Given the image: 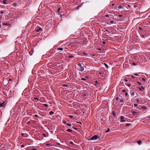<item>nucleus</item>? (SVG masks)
<instances>
[{
  "label": "nucleus",
  "mask_w": 150,
  "mask_h": 150,
  "mask_svg": "<svg viewBox=\"0 0 150 150\" xmlns=\"http://www.w3.org/2000/svg\"><path fill=\"white\" fill-rule=\"evenodd\" d=\"M70 74L73 79H76L77 78V76L76 75V73L75 72H72L71 73H70Z\"/></svg>",
  "instance_id": "1"
},
{
  "label": "nucleus",
  "mask_w": 150,
  "mask_h": 150,
  "mask_svg": "<svg viewBox=\"0 0 150 150\" xmlns=\"http://www.w3.org/2000/svg\"><path fill=\"white\" fill-rule=\"evenodd\" d=\"M98 138V136L97 135H95L94 136H93L90 139V140H96Z\"/></svg>",
  "instance_id": "2"
},
{
  "label": "nucleus",
  "mask_w": 150,
  "mask_h": 150,
  "mask_svg": "<svg viewBox=\"0 0 150 150\" xmlns=\"http://www.w3.org/2000/svg\"><path fill=\"white\" fill-rule=\"evenodd\" d=\"M42 30L41 28H39L38 29H36L35 31L37 32L40 33L41 32Z\"/></svg>",
  "instance_id": "3"
},
{
  "label": "nucleus",
  "mask_w": 150,
  "mask_h": 150,
  "mask_svg": "<svg viewBox=\"0 0 150 150\" xmlns=\"http://www.w3.org/2000/svg\"><path fill=\"white\" fill-rule=\"evenodd\" d=\"M120 119H121V122H124L125 121L124 120L125 117L123 116H121L120 117Z\"/></svg>",
  "instance_id": "4"
},
{
  "label": "nucleus",
  "mask_w": 150,
  "mask_h": 150,
  "mask_svg": "<svg viewBox=\"0 0 150 150\" xmlns=\"http://www.w3.org/2000/svg\"><path fill=\"white\" fill-rule=\"evenodd\" d=\"M6 101L4 102L3 103H0V107H4L5 106V104H6Z\"/></svg>",
  "instance_id": "5"
},
{
  "label": "nucleus",
  "mask_w": 150,
  "mask_h": 150,
  "mask_svg": "<svg viewBox=\"0 0 150 150\" xmlns=\"http://www.w3.org/2000/svg\"><path fill=\"white\" fill-rule=\"evenodd\" d=\"M131 113L132 115H137V112L135 111H132Z\"/></svg>",
  "instance_id": "6"
},
{
  "label": "nucleus",
  "mask_w": 150,
  "mask_h": 150,
  "mask_svg": "<svg viewBox=\"0 0 150 150\" xmlns=\"http://www.w3.org/2000/svg\"><path fill=\"white\" fill-rule=\"evenodd\" d=\"M3 3L4 4H6L8 2V1L6 0H3Z\"/></svg>",
  "instance_id": "7"
},
{
  "label": "nucleus",
  "mask_w": 150,
  "mask_h": 150,
  "mask_svg": "<svg viewBox=\"0 0 150 150\" xmlns=\"http://www.w3.org/2000/svg\"><path fill=\"white\" fill-rule=\"evenodd\" d=\"M83 96L84 97L85 96H86V98H88V93H85V94H84L83 95Z\"/></svg>",
  "instance_id": "8"
},
{
  "label": "nucleus",
  "mask_w": 150,
  "mask_h": 150,
  "mask_svg": "<svg viewBox=\"0 0 150 150\" xmlns=\"http://www.w3.org/2000/svg\"><path fill=\"white\" fill-rule=\"evenodd\" d=\"M139 89L140 91H142V92L143 91L142 90V89H144V88H143V87L142 86L141 87H139Z\"/></svg>",
  "instance_id": "9"
},
{
  "label": "nucleus",
  "mask_w": 150,
  "mask_h": 150,
  "mask_svg": "<svg viewBox=\"0 0 150 150\" xmlns=\"http://www.w3.org/2000/svg\"><path fill=\"white\" fill-rule=\"evenodd\" d=\"M62 86H64L67 88L69 87L70 86L69 85H67V84H62Z\"/></svg>",
  "instance_id": "10"
},
{
  "label": "nucleus",
  "mask_w": 150,
  "mask_h": 150,
  "mask_svg": "<svg viewBox=\"0 0 150 150\" xmlns=\"http://www.w3.org/2000/svg\"><path fill=\"white\" fill-rule=\"evenodd\" d=\"M105 16L106 17H108L109 16H110V18H112V15H105Z\"/></svg>",
  "instance_id": "11"
},
{
  "label": "nucleus",
  "mask_w": 150,
  "mask_h": 150,
  "mask_svg": "<svg viewBox=\"0 0 150 150\" xmlns=\"http://www.w3.org/2000/svg\"><path fill=\"white\" fill-rule=\"evenodd\" d=\"M112 115L115 117H116V113L114 111L112 112Z\"/></svg>",
  "instance_id": "12"
},
{
  "label": "nucleus",
  "mask_w": 150,
  "mask_h": 150,
  "mask_svg": "<svg viewBox=\"0 0 150 150\" xmlns=\"http://www.w3.org/2000/svg\"><path fill=\"white\" fill-rule=\"evenodd\" d=\"M96 83L95 84V85L96 86H98L99 85V83L97 81H95Z\"/></svg>",
  "instance_id": "13"
},
{
  "label": "nucleus",
  "mask_w": 150,
  "mask_h": 150,
  "mask_svg": "<svg viewBox=\"0 0 150 150\" xmlns=\"http://www.w3.org/2000/svg\"><path fill=\"white\" fill-rule=\"evenodd\" d=\"M67 131L68 132H72V130L71 129H67Z\"/></svg>",
  "instance_id": "14"
},
{
  "label": "nucleus",
  "mask_w": 150,
  "mask_h": 150,
  "mask_svg": "<svg viewBox=\"0 0 150 150\" xmlns=\"http://www.w3.org/2000/svg\"><path fill=\"white\" fill-rule=\"evenodd\" d=\"M137 142L139 145L141 144L142 143V142L141 140L138 141Z\"/></svg>",
  "instance_id": "15"
},
{
  "label": "nucleus",
  "mask_w": 150,
  "mask_h": 150,
  "mask_svg": "<svg viewBox=\"0 0 150 150\" xmlns=\"http://www.w3.org/2000/svg\"><path fill=\"white\" fill-rule=\"evenodd\" d=\"M141 80L142 81L144 82V83H145L146 82V80L145 79L142 78L141 79Z\"/></svg>",
  "instance_id": "16"
},
{
  "label": "nucleus",
  "mask_w": 150,
  "mask_h": 150,
  "mask_svg": "<svg viewBox=\"0 0 150 150\" xmlns=\"http://www.w3.org/2000/svg\"><path fill=\"white\" fill-rule=\"evenodd\" d=\"M104 65H105L106 68L108 69V65L106 63H104Z\"/></svg>",
  "instance_id": "17"
},
{
  "label": "nucleus",
  "mask_w": 150,
  "mask_h": 150,
  "mask_svg": "<svg viewBox=\"0 0 150 150\" xmlns=\"http://www.w3.org/2000/svg\"><path fill=\"white\" fill-rule=\"evenodd\" d=\"M81 80H83V81H86V78H82L81 79Z\"/></svg>",
  "instance_id": "18"
},
{
  "label": "nucleus",
  "mask_w": 150,
  "mask_h": 150,
  "mask_svg": "<svg viewBox=\"0 0 150 150\" xmlns=\"http://www.w3.org/2000/svg\"><path fill=\"white\" fill-rule=\"evenodd\" d=\"M83 70H84V68L82 67H81L80 70L81 71H83Z\"/></svg>",
  "instance_id": "19"
},
{
  "label": "nucleus",
  "mask_w": 150,
  "mask_h": 150,
  "mask_svg": "<svg viewBox=\"0 0 150 150\" xmlns=\"http://www.w3.org/2000/svg\"><path fill=\"white\" fill-rule=\"evenodd\" d=\"M54 112L52 111H51L50 112V114L51 115H52V114H54Z\"/></svg>",
  "instance_id": "20"
},
{
  "label": "nucleus",
  "mask_w": 150,
  "mask_h": 150,
  "mask_svg": "<svg viewBox=\"0 0 150 150\" xmlns=\"http://www.w3.org/2000/svg\"><path fill=\"white\" fill-rule=\"evenodd\" d=\"M78 65L79 67H82V64L81 63H78Z\"/></svg>",
  "instance_id": "21"
},
{
  "label": "nucleus",
  "mask_w": 150,
  "mask_h": 150,
  "mask_svg": "<svg viewBox=\"0 0 150 150\" xmlns=\"http://www.w3.org/2000/svg\"><path fill=\"white\" fill-rule=\"evenodd\" d=\"M142 108L144 109H146L147 108L145 106H143L142 107Z\"/></svg>",
  "instance_id": "22"
},
{
  "label": "nucleus",
  "mask_w": 150,
  "mask_h": 150,
  "mask_svg": "<svg viewBox=\"0 0 150 150\" xmlns=\"http://www.w3.org/2000/svg\"><path fill=\"white\" fill-rule=\"evenodd\" d=\"M122 8V6L121 5H119L118 6V9H120L121 8Z\"/></svg>",
  "instance_id": "23"
},
{
  "label": "nucleus",
  "mask_w": 150,
  "mask_h": 150,
  "mask_svg": "<svg viewBox=\"0 0 150 150\" xmlns=\"http://www.w3.org/2000/svg\"><path fill=\"white\" fill-rule=\"evenodd\" d=\"M33 99L35 100H37L38 101L39 100V98L36 97H34Z\"/></svg>",
  "instance_id": "24"
},
{
  "label": "nucleus",
  "mask_w": 150,
  "mask_h": 150,
  "mask_svg": "<svg viewBox=\"0 0 150 150\" xmlns=\"http://www.w3.org/2000/svg\"><path fill=\"white\" fill-rule=\"evenodd\" d=\"M58 50H63V49L62 47L59 48H58Z\"/></svg>",
  "instance_id": "25"
},
{
  "label": "nucleus",
  "mask_w": 150,
  "mask_h": 150,
  "mask_svg": "<svg viewBox=\"0 0 150 150\" xmlns=\"http://www.w3.org/2000/svg\"><path fill=\"white\" fill-rule=\"evenodd\" d=\"M132 64L134 65V66H135L137 64V63L136 62V63H135V62H133L132 63Z\"/></svg>",
  "instance_id": "26"
},
{
  "label": "nucleus",
  "mask_w": 150,
  "mask_h": 150,
  "mask_svg": "<svg viewBox=\"0 0 150 150\" xmlns=\"http://www.w3.org/2000/svg\"><path fill=\"white\" fill-rule=\"evenodd\" d=\"M110 131V129L109 128H108L107 130L106 131V132H108Z\"/></svg>",
  "instance_id": "27"
},
{
  "label": "nucleus",
  "mask_w": 150,
  "mask_h": 150,
  "mask_svg": "<svg viewBox=\"0 0 150 150\" xmlns=\"http://www.w3.org/2000/svg\"><path fill=\"white\" fill-rule=\"evenodd\" d=\"M120 103H123V102H124V100H123V99H121L120 100Z\"/></svg>",
  "instance_id": "28"
},
{
  "label": "nucleus",
  "mask_w": 150,
  "mask_h": 150,
  "mask_svg": "<svg viewBox=\"0 0 150 150\" xmlns=\"http://www.w3.org/2000/svg\"><path fill=\"white\" fill-rule=\"evenodd\" d=\"M84 78H86V80H88L89 79V78L88 76H85Z\"/></svg>",
  "instance_id": "29"
},
{
  "label": "nucleus",
  "mask_w": 150,
  "mask_h": 150,
  "mask_svg": "<svg viewBox=\"0 0 150 150\" xmlns=\"http://www.w3.org/2000/svg\"><path fill=\"white\" fill-rule=\"evenodd\" d=\"M43 105H44V106L45 107H48V105H47V104H43Z\"/></svg>",
  "instance_id": "30"
},
{
  "label": "nucleus",
  "mask_w": 150,
  "mask_h": 150,
  "mask_svg": "<svg viewBox=\"0 0 150 150\" xmlns=\"http://www.w3.org/2000/svg\"><path fill=\"white\" fill-rule=\"evenodd\" d=\"M67 125L69 126H71V124L67 123Z\"/></svg>",
  "instance_id": "31"
},
{
  "label": "nucleus",
  "mask_w": 150,
  "mask_h": 150,
  "mask_svg": "<svg viewBox=\"0 0 150 150\" xmlns=\"http://www.w3.org/2000/svg\"><path fill=\"white\" fill-rule=\"evenodd\" d=\"M74 57V56L72 55H70V56H69V58H72V57Z\"/></svg>",
  "instance_id": "32"
},
{
  "label": "nucleus",
  "mask_w": 150,
  "mask_h": 150,
  "mask_svg": "<svg viewBox=\"0 0 150 150\" xmlns=\"http://www.w3.org/2000/svg\"><path fill=\"white\" fill-rule=\"evenodd\" d=\"M9 25V24L8 23H3V25Z\"/></svg>",
  "instance_id": "33"
},
{
  "label": "nucleus",
  "mask_w": 150,
  "mask_h": 150,
  "mask_svg": "<svg viewBox=\"0 0 150 150\" xmlns=\"http://www.w3.org/2000/svg\"><path fill=\"white\" fill-rule=\"evenodd\" d=\"M130 125V123H127L126 124V126H129Z\"/></svg>",
  "instance_id": "34"
},
{
  "label": "nucleus",
  "mask_w": 150,
  "mask_h": 150,
  "mask_svg": "<svg viewBox=\"0 0 150 150\" xmlns=\"http://www.w3.org/2000/svg\"><path fill=\"white\" fill-rule=\"evenodd\" d=\"M134 92H132V93H131V95H132V96H133L134 95Z\"/></svg>",
  "instance_id": "35"
},
{
  "label": "nucleus",
  "mask_w": 150,
  "mask_h": 150,
  "mask_svg": "<svg viewBox=\"0 0 150 150\" xmlns=\"http://www.w3.org/2000/svg\"><path fill=\"white\" fill-rule=\"evenodd\" d=\"M118 16L119 17H122L123 16V15H119Z\"/></svg>",
  "instance_id": "36"
},
{
  "label": "nucleus",
  "mask_w": 150,
  "mask_h": 150,
  "mask_svg": "<svg viewBox=\"0 0 150 150\" xmlns=\"http://www.w3.org/2000/svg\"><path fill=\"white\" fill-rule=\"evenodd\" d=\"M60 10V8H58L57 10V12H59Z\"/></svg>",
  "instance_id": "37"
},
{
  "label": "nucleus",
  "mask_w": 150,
  "mask_h": 150,
  "mask_svg": "<svg viewBox=\"0 0 150 150\" xmlns=\"http://www.w3.org/2000/svg\"><path fill=\"white\" fill-rule=\"evenodd\" d=\"M21 146V148H23L25 146L24 145H22Z\"/></svg>",
  "instance_id": "38"
},
{
  "label": "nucleus",
  "mask_w": 150,
  "mask_h": 150,
  "mask_svg": "<svg viewBox=\"0 0 150 150\" xmlns=\"http://www.w3.org/2000/svg\"><path fill=\"white\" fill-rule=\"evenodd\" d=\"M119 99V98H118V97H116V100L117 101Z\"/></svg>",
  "instance_id": "39"
},
{
  "label": "nucleus",
  "mask_w": 150,
  "mask_h": 150,
  "mask_svg": "<svg viewBox=\"0 0 150 150\" xmlns=\"http://www.w3.org/2000/svg\"><path fill=\"white\" fill-rule=\"evenodd\" d=\"M70 118H73V116L72 115H69V116Z\"/></svg>",
  "instance_id": "40"
},
{
  "label": "nucleus",
  "mask_w": 150,
  "mask_h": 150,
  "mask_svg": "<svg viewBox=\"0 0 150 150\" xmlns=\"http://www.w3.org/2000/svg\"><path fill=\"white\" fill-rule=\"evenodd\" d=\"M42 135L45 137H46V135L45 133L42 134Z\"/></svg>",
  "instance_id": "41"
},
{
  "label": "nucleus",
  "mask_w": 150,
  "mask_h": 150,
  "mask_svg": "<svg viewBox=\"0 0 150 150\" xmlns=\"http://www.w3.org/2000/svg\"><path fill=\"white\" fill-rule=\"evenodd\" d=\"M134 75H135V76H138V74H134Z\"/></svg>",
  "instance_id": "42"
},
{
  "label": "nucleus",
  "mask_w": 150,
  "mask_h": 150,
  "mask_svg": "<svg viewBox=\"0 0 150 150\" xmlns=\"http://www.w3.org/2000/svg\"><path fill=\"white\" fill-rule=\"evenodd\" d=\"M138 105L136 104H134V105L135 107H136Z\"/></svg>",
  "instance_id": "43"
},
{
  "label": "nucleus",
  "mask_w": 150,
  "mask_h": 150,
  "mask_svg": "<svg viewBox=\"0 0 150 150\" xmlns=\"http://www.w3.org/2000/svg\"><path fill=\"white\" fill-rule=\"evenodd\" d=\"M112 6H116V5L114 4H112Z\"/></svg>",
  "instance_id": "44"
},
{
  "label": "nucleus",
  "mask_w": 150,
  "mask_h": 150,
  "mask_svg": "<svg viewBox=\"0 0 150 150\" xmlns=\"http://www.w3.org/2000/svg\"><path fill=\"white\" fill-rule=\"evenodd\" d=\"M122 92H125L126 91L125 90H122Z\"/></svg>",
  "instance_id": "45"
},
{
  "label": "nucleus",
  "mask_w": 150,
  "mask_h": 150,
  "mask_svg": "<svg viewBox=\"0 0 150 150\" xmlns=\"http://www.w3.org/2000/svg\"><path fill=\"white\" fill-rule=\"evenodd\" d=\"M110 23H114V21H110Z\"/></svg>",
  "instance_id": "46"
},
{
  "label": "nucleus",
  "mask_w": 150,
  "mask_h": 150,
  "mask_svg": "<svg viewBox=\"0 0 150 150\" xmlns=\"http://www.w3.org/2000/svg\"><path fill=\"white\" fill-rule=\"evenodd\" d=\"M131 77H132V78L133 79H134V78H135V76H133V75H132V76H131Z\"/></svg>",
  "instance_id": "47"
},
{
  "label": "nucleus",
  "mask_w": 150,
  "mask_h": 150,
  "mask_svg": "<svg viewBox=\"0 0 150 150\" xmlns=\"http://www.w3.org/2000/svg\"><path fill=\"white\" fill-rule=\"evenodd\" d=\"M125 95L127 96L128 95V93L127 92H126L125 93Z\"/></svg>",
  "instance_id": "48"
},
{
  "label": "nucleus",
  "mask_w": 150,
  "mask_h": 150,
  "mask_svg": "<svg viewBox=\"0 0 150 150\" xmlns=\"http://www.w3.org/2000/svg\"><path fill=\"white\" fill-rule=\"evenodd\" d=\"M30 121H28V122H27V124L28 125H29V124L30 123Z\"/></svg>",
  "instance_id": "49"
},
{
  "label": "nucleus",
  "mask_w": 150,
  "mask_h": 150,
  "mask_svg": "<svg viewBox=\"0 0 150 150\" xmlns=\"http://www.w3.org/2000/svg\"><path fill=\"white\" fill-rule=\"evenodd\" d=\"M70 143L71 144H74V143L72 142H71V141L70 142Z\"/></svg>",
  "instance_id": "50"
},
{
  "label": "nucleus",
  "mask_w": 150,
  "mask_h": 150,
  "mask_svg": "<svg viewBox=\"0 0 150 150\" xmlns=\"http://www.w3.org/2000/svg\"><path fill=\"white\" fill-rule=\"evenodd\" d=\"M46 145H47V146H49V145H50V144H47H47H46Z\"/></svg>",
  "instance_id": "51"
},
{
  "label": "nucleus",
  "mask_w": 150,
  "mask_h": 150,
  "mask_svg": "<svg viewBox=\"0 0 150 150\" xmlns=\"http://www.w3.org/2000/svg\"><path fill=\"white\" fill-rule=\"evenodd\" d=\"M9 119L7 121V122L6 123V124H5L6 125H7V124H8V121H9Z\"/></svg>",
  "instance_id": "52"
},
{
  "label": "nucleus",
  "mask_w": 150,
  "mask_h": 150,
  "mask_svg": "<svg viewBox=\"0 0 150 150\" xmlns=\"http://www.w3.org/2000/svg\"><path fill=\"white\" fill-rule=\"evenodd\" d=\"M139 29L140 30H142V29L141 27H139Z\"/></svg>",
  "instance_id": "53"
},
{
  "label": "nucleus",
  "mask_w": 150,
  "mask_h": 150,
  "mask_svg": "<svg viewBox=\"0 0 150 150\" xmlns=\"http://www.w3.org/2000/svg\"><path fill=\"white\" fill-rule=\"evenodd\" d=\"M63 123L64 124L66 123V122L65 121H63Z\"/></svg>",
  "instance_id": "54"
},
{
  "label": "nucleus",
  "mask_w": 150,
  "mask_h": 150,
  "mask_svg": "<svg viewBox=\"0 0 150 150\" xmlns=\"http://www.w3.org/2000/svg\"><path fill=\"white\" fill-rule=\"evenodd\" d=\"M124 81L125 82H127V80L126 79H124Z\"/></svg>",
  "instance_id": "55"
},
{
  "label": "nucleus",
  "mask_w": 150,
  "mask_h": 150,
  "mask_svg": "<svg viewBox=\"0 0 150 150\" xmlns=\"http://www.w3.org/2000/svg\"><path fill=\"white\" fill-rule=\"evenodd\" d=\"M136 101L137 102H139V100L138 99L136 100Z\"/></svg>",
  "instance_id": "56"
},
{
  "label": "nucleus",
  "mask_w": 150,
  "mask_h": 150,
  "mask_svg": "<svg viewBox=\"0 0 150 150\" xmlns=\"http://www.w3.org/2000/svg\"><path fill=\"white\" fill-rule=\"evenodd\" d=\"M35 117H38V115H35Z\"/></svg>",
  "instance_id": "57"
},
{
  "label": "nucleus",
  "mask_w": 150,
  "mask_h": 150,
  "mask_svg": "<svg viewBox=\"0 0 150 150\" xmlns=\"http://www.w3.org/2000/svg\"><path fill=\"white\" fill-rule=\"evenodd\" d=\"M137 83H138L140 85H141V83L140 82H137Z\"/></svg>",
  "instance_id": "58"
},
{
  "label": "nucleus",
  "mask_w": 150,
  "mask_h": 150,
  "mask_svg": "<svg viewBox=\"0 0 150 150\" xmlns=\"http://www.w3.org/2000/svg\"><path fill=\"white\" fill-rule=\"evenodd\" d=\"M73 127L75 129H76V130H77V128H76L74 127Z\"/></svg>",
  "instance_id": "59"
},
{
  "label": "nucleus",
  "mask_w": 150,
  "mask_h": 150,
  "mask_svg": "<svg viewBox=\"0 0 150 150\" xmlns=\"http://www.w3.org/2000/svg\"><path fill=\"white\" fill-rule=\"evenodd\" d=\"M83 54L85 55H86L87 54L86 53H83Z\"/></svg>",
  "instance_id": "60"
},
{
  "label": "nucleus",
  "mask_w": 150,
  "mask_h": 150,
  "mask_svg": "<svg viewBox=\"0 0 150 150\" xmlns=\"http://www.w3.org/2000/svg\"><path fill=\"white\" fill-rule=\"evenodd\" d=\"M127 85L128 86H131V85L130 84H128Z\"/></svg>",
  "instance_id": "61"
},
{
  "label": "nucleus",
  "mask_w": 150,
  "mask_h": 150,
  "mask_svg": "<svg viewBox=\"0 0 150 150\" xmlns=\"http://www.w3.org/2000/svg\"><path fill=\"white\" fill-rule=\"evenodd\" d=\"M147 117L148 118H150V116H148Z\"/></svg>",
  "instance_id": "62"
},
{
  "label": "nucleus",
  "mask_w": 150,
  "mask_h": 150,
  "mask_svg": "<svg viewBox=\"0 0 150 150\" xmlns=\"http://www.w3.org/2000/svg\"><path fill=\"white\" fill-rule=\"evenodd\" d=\"M105 31H107V32H109V30H106Z\"/></svg>",
  "instance_id": "63"
},
{
  "label": "nucleus",
  "mask_w": 150,
  "mask_h": 150,
  "mask_svg": "<svg viewBox=\"0 0 150 150\" xmlns=\"http://www.w3.org/2000/svg\"><path fill=\"white\" fill-rule=\"evenodd\" d=\"M77 123H79L81 124V122H77Z\"/></svg>",
  "instance_id": "64"
}]
</instances>
